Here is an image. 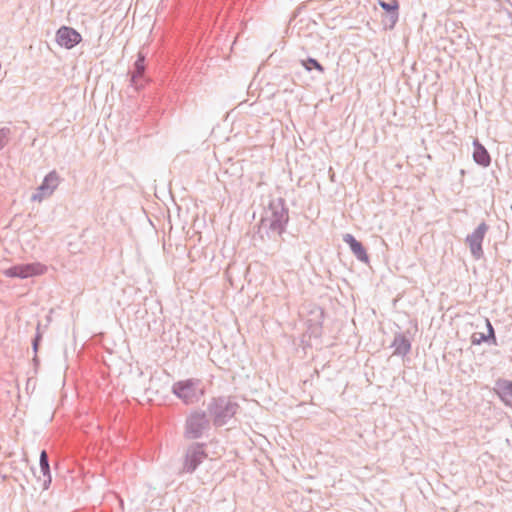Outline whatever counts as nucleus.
I'll return each mask as SVG.
<instances>
[{
  "label": "nucleus",
  "mask_w": 512,
  "mask_h": 512,
  "mask_svg": "<svg viewBox=\"0 0 512 512\" xmlns=\"http://www.w3.org/2000/svg\"><path fill=\"white\" fill-rule=\"evenodd\" d=\"M288 221V208L285 205V200L279 197L270 201L261 219L260 225L263 229H267L281 236L286 230Z\"/></svg>",
  "instance_id": "1"
},
{
  "label": "nucleus",
  "mask_w": 512,
  "mask_h": 512,
  "mask_svg": "<svg viewBox=\"0 0 512 512\" xmlns=\"http://www.w3.org/2000/svg\"><path fill=\"white\" fill-rule=\"evenodd\" d=\"M238 409V403L229 396L212 398L207 405L209 416L216 427L225 425L234 417Z\"/></svg>",
  "instance_id": "2"
},
{
  "label": "nucleus",
  "mask_w": 512,
  "mask_h": 512,
  "mask_svg": "<svg viewBox=\"0 0 512 512\" xmlns=\"http://www.w3.org/2000/svg\"><path fill=\"white\" fill-rule=\"evenodd\" d=\"M210 429V420L204 411L191 412L185 421L184 436L187 439H198Z\"/></svg>",
  "instance_id": "3"
},
{
  "label": "nucleus",
  "mask_w": 512,
  "mask_h": 512,
  "mask_svg": "<svg viewBox=\"0 0 512 512\" xmlns=\"http://www.w3.org/2000/svg\"><path fill=\"white\" fill-rule=\"evenodd\" d=\"M199 380L187 379L173 384L172 392L185 404H194L199 401L203 391L198 387Z\"/></svg>",
  "instance_id": "4"
},
{
  "label": "nucleus",
  "mask_w": 512,
  "mask_h": 512,
  "mask_svg": "<svg viewBox=\"0 0 512 512\" xmlns=\"http://www.w3.org/2000/svg\"><path fill=\"white\" fill-rule=\"evenodd\" d=\"M205 445L192 443L186 449L183 461L182 472L193 473L197 467L207 458Z\"/></svg>",
  "instance_id": "5"
},
{
  "label": "nucleus",
  "mask_w": 512,
  "mask_h": 512,
  "mask_svg": "<svg viewBox=\"0 0 512 512\" xmlns=\"http://www.w3.org/2000/svg\"><path fill=\"white\" fill-rule=\"evenodd\" d=\"M488 230L489 226L485 222H481L477 228L466 237V243L469 246L472 256L476 260L481 259L484 255L482 242Z\"/></svg>",
  "instance_id": "6"
},
{
  "label": "nucleus",
  "mask_w": 512,
  "mask_h": 512,
  "mask_svg": "<svg viewBox=\"0 0 512 512\" xmlns=\"http://www.w3.org/2000/svg\"><path fill=\"white\" fill-rule=\"evenodd\" d=\"M46 271V267L41 263H28V264H19L12 266L3 271V274L7 277L11 278H21L25 279L32 276L41 275Z\"/></svg>",
  "instance_id": "7"
},
{
  "label": "nucleus",
  "mask_w": 512,
  "mask_h": 512,
  "mask_svg": "<svg viewBox=\"0 0 512 512\" xmlns=\"http://www.w3.org/2000/svg\"><path fill=\"white\" fill-rule=\"evenodd\" d=\"M60 183V176L56 171L48 173L36 192L31 196L32 201L41 202L44 198L53 194Z\"/></svg>",
  "instance_id": "8"
},
{
  "label": "nucleus",
  "mask_w": 512,
  "mask_h": 512,
  "mask_svg": "<svg viewBox=\"0 0 512 512\" xmlns=\"http://www.w3.org/2000/svg\"><path fill=\"white\" fill-rule=\"evenodd\" d=\"M81 39V35L75 29L67 26L61 27L56 33L57 43L67 49L76 46Z\"/></svg>",
  "instance_id": "9"
},
{
  "label": "nucleus",
  "mask_w": 512,
  "mask_h": 512,
  "mask_svg": "<svg viewBox=\"0 0 512 512\" xmlns=\"http://www.w3.org/2000/svg\"><path fill=\"white\" fill-rule=\"evenodd\" d=\"M145 72V54L143 51H139L137 60L134 63L133 71L131 72V85L135 89H139L143 86V76Z\"/></svg>",
  "instance_id": "10"
},
{
  "label": "nucleus",
  "mask_w": 512,
  "mask_h": 512,
  "mask_svg": "<svg viewBox=\"0 0 512 512\" xmlns=\"http://www.w3.org/2000/svg\"><path fill=\"white\" fill-rule=\"evenodd\" d=\"M493 390L506 406L512 407V380L498 379Z\"/></svg>",
  "instance_id": "11"
},
{
  "label": "nucleus",
  "mask_w": 512,
  "mask_h": 512,
  "mask_svg": "<svg viewBox=\"0 0 512 512\" xmlns=\"http://www.w3.org/2000/svg\"><path fill=\"white\" fill-rule=\"evenodd\" d=\"M343 241L349 245L352 253L355 255V257L364 263H368L369 257L366 252V249L363 247L361 242L356 240V238L351 234H345L343 236Z\"/></svg>",
  "instance_id": "12"
},
{
  "label": "nucleus",
  "mask_w": 512,
  "mask_h": 512,
  "mask_svg": "<svg viewBox=\"0 0 512 512\" xmlns=\"http://www.w3.org/2000/svg\"><path fill=\"white\" fill-rule=\"evenodd\" d=\"M391 347L394 348V355L404 357L411 351V341L404 333H396Z\"/></svg>",
  "instance_id": "13"
},
{
  "label": "nucleus",
  "mask_w": 512,
  "mask_h": 512,
  "mask_svg": "<svg viewBox=\"0 0 512 512\" xmlns=\"http://www.w3.org/2000/svg\"><path fill=\"white\" fill-rule=\"evenodd\" d=\"M473 159L477 164L483 167H487L491 163V158L488 151L478 141L474 142Z\"/></svg>",
  "instance_id": "14"
},
{
  "label": "nucleus",
  "mask_w": 512,
  "mask_h": 512,
  "mask_svg": "<svg viewBox=\"0 0 512 512\" xmlns=\"http://www.w3.org/2000/svg\"><path fill=\"white\" fill-rule=\"evenodd\" d=\"M40 471L43 474V484L42 489L46 490L49 488L51 483V474H50V466H49V458L48 454L45 450H43L40 454Z\"/></svg>",
  "instance_id": "15"
},
{
  "label": "nucleus",
  "mask_w": 512,
  "mask_h": 512,
  "mask_svg": "<svg viewBox=\"0 0 512 512\" xmlns=\"http://www.w3.org/2000/svg\"><path fill=\"white\" fill-rule=\"evenodd\" d=\"M379 5L380 7L387 11V12H390L391 13V20H392V25H394L397 20H398V8H399V3L397 0H391L390 2H385L383 0H380L379 1Z\"/></svg>",
  "instance_id": "16"
},
{
  "label": "nucleus",
  "mask_w": 512,
  "mask_h": 512,
  "mask_svg": "<svg viewBox=\"0 0 512 512\" xmlns=\"http://www.w3.org/2000/svg\"><path fill=\"white\" fill-rule=\"evenodd\" d=\"M302 66L307 70L311 71L312 68L316 69L319 73H324V67L314 58H308L306 60H301Z\"/></svg>",
  "instance_id": "17"
},
{
  "label": "nucleus",
  "mask_w": 512,
  "mask_h": 512,
  "mask_svg": "<svg viewBox=\"0 0 512 512\" xmlns=\"http://www.w3.org/2000/svg\"><path fill=\"white\" fill-rule=\"evenodd\" d=\"M11 134V130L8 127L0 128V150H2L9 141V136Z\"/></svg>",
  "instance_id": "18"
},
{
  "label": "nucleus",
  "mask_w": 512,
  "mask_h": 512,
  "mask_svg": "<svg viewBox=\"0 0 512 512\" xmlns=\"http://www.w3.org/2000/svg\"><path fill=\"white\" fill-rule=\"evenodd\" d=\"M471 342L473 345H479L482 342H489V340L483 333H474L471 337Z\"/></svg>",
  "instance_id": "19"
},
{
  "label": "nucleus",
  "mask_w": 512,
  "mask_h": 512,
  "mask_svg": "<svg viewBox=\"0 0 512 512\" xmlns=\"http://www.w3.org/2000/svg\"><path fill=\"white\" fill-rule=\"evenodd\" d=\"M486 325H487V329H488V334L486 335V337L489 341H491L494 345H496L497 342H496V337H495V333H494V328L488 319H486Z\"/></svg>",
  "instance_id": "20"
},
{
  "label": "nucleus",
  "mask_w": 512,
  "mask_h": 512,
  "mask_svg": "<svg viewBox=\"0 0 512 512\" xmlns=\"http://www.w3.org/2000/svg\"><path fill=\"white\" fill-rule=\"evenodd\" d=\"M40 339H41V334H40V332H37V334L33 340V349L35 352H37Z\"/></svg>",
  "instance_id": "21"
}]
</instances>
